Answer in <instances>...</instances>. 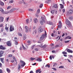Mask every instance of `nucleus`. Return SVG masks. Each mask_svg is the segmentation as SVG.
Instances as JSON below:
<instances>
[{
    "instance_id": "obj_13",
    "label": "nucleus",
    "mask_w": 73,
    "mask_h": 73,
    "mask_svg": "<svg viewBox=\"0 0 73 73\" xmlns=\"http://www.w3.org/2000/svg\"><path fill=\"white\" fill-rule=\"evenodd\" d=\"M0 61L1 62H2L3 64H4V58H0Z\"/></svg>"
},
{
    "instance_id": "obj_59",
    "label": "nucleus",
    "mask_w": 73,
    "mask_h": 73,
    "mask_svg": "<svg viewBox=\"0 0 73 73\" xmlns=\"http://www.w3.org/2000/svg\"><path fill=\"white\" fill-rule=\"evenodd\" d=\"M65 9H64L63 10V13H65Z\"/></svg>"
},
{
    "instance_id": "obj_7",
    "label": "nucleus",
    "mask_w": 73,
    "mask_h": 73,
    "mask_svg": "<svg viewBox=\"0 0 73 73\" xmlns=\"http://www.w3.org/2000/svg\"><path fill=\"white\" fill-rule=\"evenodd\" d=\"M4 53V52L3 51L1 50L0 51V57H2L3 56V54Z\"/></svg>"
},
{
    "instance_id": "obj_1",
    "label": "nucleus",
    "mask_w": 73,
    "mask_h": 73,
    "mask_svg": "<svg viewBox=\"0 0 73 73\" xmlns=\"http://www.w3.org/2000/svg\"><path fill=\"white\" fill-rule=\"evenodd\" d=\"M7 45L8 46H12V42L10 41H8L6 42Z\"/></svg>"
},
{
    "instance_id": "obj_24",
    "label": "nucleus",
    "mask_w": 73,
    "mask_h": 73,
    "mask_svg": "<svg viewBox=\"0 0 73 73\" xmlns=\"http://www.w3.org/2000/svg\"><path fill=\"white\" fill-rule=\"evenodd\" d=\"M0 11L2 12L3 13V12H4V10L1 8H0Z\"/></svg>"
},
{
    "instance_id": "obj_25",
    "label": "nucleus",
    "mask_w": 73,
    "mask_h": 73,
    "mask_svg": "<svg viewBox=\"0 0 73 73\" xmlns=\"http://www.w3.org/2000/svg\"><path fill=\"white\" fill-rule=\"evenodd\" d=\"M48 24L49 25H53V23L52 22H48Z\"/></svg>"
},
{
    "instance_id": "obj_33",
    "label": "nucleus",
    "mask_w": 73,
    "mask_h": 73,
    "mask_svg": "<svg viewBox=\"0 0 73 73\" xmlns=\"http://www.w3.org/2000/svg\"><path fill=\"white\" fill-rule=\"evenodd\" d=\"M51 13L53 14V13H54V10H52L51 11Z\"/></svg>"
},
{
    "instance_id": "obj_4",
    "label": "nucleus",
    "mask_w": 73,
    "mask_h": 73,
    "mask_svg": "<svg viewBox=\"0 0 73 73\" xmlns=\"http://www.w3.org/2000/svg\"><path fill=\"white\" fill-rule=\"evenodd\" d=\"M45 35L44 34H43L40 37V41H42V40H43L44 38H45Z\"/></svg>"
},
{
    "instance_id": "obj_18",
    "label": "nucleus",
    "mask_w": 73,
    "mask_h": 73,
    "mask_svg": "<svg viewBox=\"0 0 73 73\" xmlns=\"http://www.w3.org/2000/svg\"><path fill=\"white\" fill-rule=\"evenodd\" d=\"M9 13V11H7L5 12L4 11L3 13V14H4H4H8V13Z\"/></svg>"
},
{
    "instance_id": "obj_55",
    "label": "nucleus",
    "mask_w": 73,
    "mask_h": 73,
    "mask_svg": "<svg viewBox=\"0 0 73 73\" xmlns=\"http://www.w3.org/2000/svg\"><path fill=\"white\" fill-rule=\"evenodd\" d=\"M9 57H12V55L11 54H10L8 56Z\"/></svg>"
},
{
    "instance_id": "obj_57",
    "label": "nucleus",
    "mask_w": 73,
    "mask_h": 73,
    "mask_svg": "<svg viewBox=\"0 0 73 73\" xmlns=\"http://www.w3.org/2000/svg\"><path fill=\"white\" fill-rule=\"evenodd\" d=\"M0 73H3V71L1 69H0Z\"/></svg>"
},
{
    "instance_id": "obj_14",
    "label": "nucleus",
    "mask_w": 73,
    "mask_h": 73,
    "mask_svg": "<svg viewBox=\"0 0 73 73\" xmlns=\"http://www.w3.org/2000/svg\"><path fill=\"white\" fill-rule=\"evenodd\" d=\"M25 28L26 29V32H28L29 30V29H28V27L27 26H26Z\"/></svg>"
},
{
    "instance_id": "obj_37",
    "label": "nucleus",
    "mask_w": 73,
    "mask_h": 73,
    "mask_svg": "<svg viewBox=\"0 0 73 73\" xmlns=\"http://www.w3.org/2000/svg\"><path fill=\"white\" fill-rule=\"evenodd\" d=\"M22 48L23 49H24V50H25V49H26V48H25L24 47V45L23 44H22Z\"/></svg>"
},
{
    "instance_id": "obj_9",
    "label": "nucleus",
    "mask_w": 73,
    "mask_h": 73,
    "mask_svg": "<svg viewBox=\"0 0 73 73\" xmlns=\"http://www.w3.org/2000/svg\"><path fill=\"white\" fill-rule=\"evenodd\" d=\"M0 49H2V50H5L6 49V48L3 46V45H1L0 46Z\"/></svg>"
},
{
    "instance_id": "obj_20",
    "label": "nucleus",
    "mask_w": 73,
    "mask_h": 73,
    "mask_svg": "<svg viewBox=\"0 0 73 73\" xmlns=\"http://www.w3.org/2000/svg\"><path fill=\"white\" fill-rule=\"evenodd\" d=\"M8 27H7V24H6L5 26V29L6 31H8Z\"/></svg>"
},
{
    "instance_id": "obj_60",
    "label": "nucleus",
    "mask_w": 73,
    "mask_h": 73,
    "mask_svg": "<svg viewBox=\"0 0 73 73\" xmlns=\"http://www.w3.org/2000/svg\"><path fill=\"white\" fill-rule=\"evenodd\" d=\"M29 11H33V9H29Z\"/></svg>"
},
{
    "instance_id": "obj_54",
    "label": "nucleus",
    "mask_w": 73,
    "mask_h": 73,
    "mask_svg": "<svg viewBox=\"0 0 73 73\" xmlns=\"http://www.w3.org/2000/svg\"><path fill=\"white\" fill-rule=\"evenodd\" d=\"M52 69H53V70H57V69H56V68H52Z\"/></svg>"
},
{
    "instance_id": "obj_29",
    "label": "nucleus",
    "mask_w": 73,
    "mask_h": 73,
    "mask_svg": "<svg viewBox=\"0 0 73 73\" xmlns=\"http://www.w3.org/2000/svg\"><path fill=\"white\" fill-rule=\"evenodd\" d=\"M15 41V45H18V42L16 41V40H14Z\"/></svg>"
},
{
    "instance_id": "obj_64",
    "label": "nucleus",
    "mask_w": 73,
    "mask_h": 73,
    "mask_svg": "<svg viewBox=\"0 0 73 73\" xmlns=\"http://www.w3.org/2000/svg\"><path fill=\"white\" fill-rule=\"evenodd\" d=\"M30 73H33V71H31L30 72Z\"/></svg>"
},
{
    "instance_id": "obj_44",
    "label": "nucleus",
    "mask_w": 73,
    "mask_h": 73,
    "mask_svg": "<svg viewBox=\"0 0 73 73\" xmlns=\"http://www.w3.org/2000/svg\"><path fill=\"white\" fill-rule=\"evenodd\" d=\"M64 68V67L62 66H61L59 67V68Z\"/></svg>"
},
{
    "instance_id": "obj_27",
    "label": "nucleus",
    "mask_w": 73,
    "mask_h": 73,
    "mask_svg": "<svg viewBox=\"0 0 73 73\" xmlns=\"http://www.w3.org/2000/svg\"><path fill=\"white\" fill-rule=\"evenodd\" d=\"M18 35H19V36H22V35L21 33H18Z\"/></svg>"
},
{
    "instance_id": "obj_15",
    "label": "nucleus",
    "mask_w": 73,
    "mask_h": 73,
    "mask_svg": "<svg viewBox=\"0 0 73 73\" xmlns=\"http://www.w3.org/2000/svg\"><path fill=\"white\" fill-rule=\"evenodd\" d=\"M0 5L2 6H4V3L2 1H0Z\"/></svg>"
},
{
    "instance_id": "obj_17",
    "label": "nucleus",
    "mask_w": 73,
    "mask_h": 73,
    "mask_svg": "<svg viewBox=\"0 0 73 73\" xmlns=\"http://www.w3.org/2000/svg\"><path fill=\"white\" fill-rule=\"evenodd\" d=\"M68 13H70V14H72V13H73V10H70L68 11Z\"/></svg>"
},
{
    "instance_id": "obj_21",
    "label": "nucleus",
    "mask_w": 73,
    "mask_h": 73,
    "mask_svg": "<svg viewBox=\"0 0 73 73\" xmlns=\"http://www.w3.org/2000/svg\"><path fill=\"white\" fill-rule=\"evenodd\" d=\"M34 23H37V22L38 21H37V18H35L34 19Z\"/></svg>"
},
{
    "instance_id": "obj_63",
    "label": "nucleus",
    "mask_w": 73,
    "mask_h": 73,
    "mask_svg": "<svg viewBox=\"0 0 73 73\" xmlns=\"http://www.w3.org/2000/svg\"><path fill=\"white\" fill-rule=\"evenodd\" d=\"M23 3L24 4V5H27V3H25V2H23Z\"/></svg>"
},
{
    "instance_id": "obj_32",
    "label": "nucleus",
    "mask_w": 73,
    "mask_h": 73,
    "mask_svg": "<svg viewBox=\"0 0 73 73\" xmlns=\"http://www.w3.org/2000/svg\"><path fill=\"white\" fill-rule=\"evenodd\" d=\"M40 13V9H38L36 13L37 14H38Z\"/></svg>"
},
{
    "instance_id": "obj_46",
    "label": "nucleus",
    "mask_w": 73,
    "mask_h": 73,
    "mask_svg": "<svg viewBox=\"0 0 73 73\" xmlns=\"http://www.w3.org/2000/svg\"><path fill=\"white\" fill-rule=\"evenodd\" d=\"M11 6H9L7 7V9H10V8H11Z\"/></svg>"
},
{
    "instance_id": "obj_51",
    "label": "nucleus",
    "mask_w": 73,
    "mask_h": 73,
    "mask_svg": "<svg viewBox=\"0 0 73 73\" xmlns=\"http://www.w3.org/2000/svg\"><path fill=\"white\" fill-rule=\"evenodd\" d=\"M3 27V24H1L0 25V27Z\"/></svg>"
},
{
    "instance_id": "obj_26",
    "label": "nucleus",
    "mask_w": 73,
    "mask_h": 73,
    "mask_svg": "<svg viewBox=\"0 0 73 73\" xmlns=\"http://www.w3.org/2000/svg\"><path fill=\"white\" fill-rule=\"evenodd\" d=\"M43 22H44V21L42 20L40 21V23L42 25H43V24H44Z\"/></svg>"
},
{
    "instance_id": "obj_58",
    "label": "nucleus",
    "mask_w": 73,
    "mask_h": 73,
    "mask_svg": "<svg viewBox=\"0 0 73 73\" xmlns=\"http://www.w3.org/2000/svg\"><path fill=\"white\" fill-rule=\"evenodd\" d=\"M50 59L51 60H52V56H50Z\"/></svg>"
},
{
    "instance_id": "obj_34",
    "label": "nucleus",
    "mask_w": 73,
    "mask_h": 73,
    "mask_svg": "<svg viewBox=\"0 0 73 73\" xmlns=\"http://www.w3.org/2000/svg\"><path fill=\"white\" fill-rule=\"evenodd\" d=\"M30 59L31 60V61H33L35 59V58L31 57V58Z\"/></svg>"
},
{
    "instance_id": "obj_23",
    "label": "nucleus",
    "mask_w": 73,
    "mask_h": 73,
    "mask_svg": "<svg viewBox=\"0 0 73 73\" xmlns=\"http://www.w3.org/2000/svg\"><path fill=\"white\" fill-rule=\"evenodd\" d=\"M60 8L61 9H62V8H64V5H62V4H60Z\"/></svg>"
},
{
    "instance_id": "obj_52",
    "label": "nucleus",
    "mask_w": 73,
    "mask_h": 73,
    "mask_svg": "<svg viewBox=\"0 0 73 73\" xmlns=\"http://www.w3.org/2000/svg\"><path fill=\"white\" fill-rule=\"evenodd\" d=\"M69 42V40H67L66 41H65V43H68Z\"/></svg>"
},
{
    "instance_id": "obj_2",
    "label": "nucleus",
    "mask_w": 73,
    "mask_h": 73,
    "mask_svg": "<svg viewBox=\"0 0 73 73\" xmlns=\"http://www.w3.org/2000/svg\"><path fill=\"white\" fill-rule=\"evenodd\" d=\"M20 62L21 63V66L22 67H24V66L26 65V63H25V62L23 61L20 60Z\"/></svg>"
},
{
    "instance_id": "obj_30",
    "label": "nucleus",
    "mask_w": 73,
    "mask_h": 73,
    "mask_svg": "<svg viewBox=\"0 0 73 73\" xmlns=\"http://www.w3.org/2000/svg\"><path fill=\"white\" fill-rule=\"evenodd\" d=\"M62 53L63 54H67V52L64 51L62 52Z\"/></svg>"
},
{
    "instance_id": "obj_49",
    "label": "nucleus",
    "mask_w": 73,
    "mask_h": 73,
    "mask_svg": "<svg viewBox=\"0 0 73 73\" xmlns=\"http://www.w3.org/2000/svg\"><path fill=\"white\" fill-rule=\"evenodd\" d=\"M3 31H4V29H3V28L1 29V32H3Z\"/></svg>"
},
{
    "instance_id": "obj_3",
    "label": "nucleus",
    "mask_w": 73,
    "mask_h": 73,
    "mask_svg": "<svg viewBox=\"0 0 73 73\" xmlns=\"http://www.w3.org/2000/svg\"><path fill=\"white\" fill-rule=\"evenodd\" d=\"M10 32H12L13 31L15 30V27L13 25L10 26Z\"/></svg>"
},
{
    "instance_id": "obj_61",
    "label": "nucleus",
    "mask_w": 73,
    "mask_h": 73,
    "mask_svg": "<svg viewBox=\"0 0 73 73\" xmlns=\"http://www.w3.org/2000/svg\"><path fill=\"white\" fill-rule=\"evenodd\" d=\"M34 46H35V45H33L32 46L31 48H32V49H33V48H34Z\"/></svg>"
},
{
    "instance_id": "obj_28",
    "label": "nucleus",
    "mask_w": 73,
    "mask_h": 73,
    "mask_svg": "<svg viewBox=\"0 0 73 73\" xmlns=\"http://www.w3.org/2000/svg\"><path fill=\"white\" fill-rule=\"evenodd\" d=\"M26 24H28L29 23V19H28L26 20Z\"/></svg>"
},
{
    "instance_id": "obj_53",
    "label": "nucleus",
    "mask_w": 73,
    "mask_h": 73,
    "mask_svg": "<svg viewBox=\"0 0 73 73\" xmlns=\"http://www.w3.org/2000/svg\"><path fill=\"white\" fill-rule=\"evenodd\" d=\"M35 51H36V52H38V49L37 48H36L35 49Z\"/></svg>"
},
{
    "instance_id": "obj_48",
    "label": "nucleus",
    "mask_w": 73,
    "mask_h": 73,
    "mask_svg": "<svg viewBox=\"0 0 73 73\" xmlns=\"http://www.w3.org/2000/svg\"><path fill=\"white\" fill-rule=\"evenodd\" d=\"M26 38H27V37H26V36H24L23 37V39L24 40H25V39H26Z\"/></svg>"
},
{
    "instance_id": "obj_16",
    "label": "nucleus",
    "mask_w": 73,
    "mask_h": 73,
    "mask_svg": "<svg viewBox=\"0 0 73 73\" xmlns=\"http://www.w3.org/2000/svg\"><path fill=\"white\" fill-rule=\"evenodd\" d=\"M71 38H72V37L69 36H68L65 38V39L66 40L67 39H71Z\"/></svg>"
},
{
    "instance_id": "obj_50",
    "label": "nucleus",
    "mask_w": 73,
    "mask_h": 73,
    "mask_svg": "<svg viewBox=\"0 0 73 73\" xmlns=\"http://www.w3.org/2000/svg\"><path fill=\"white\" fill-rule=\"evenodd\" d=\"M11 62H13V63L15 62V60H11Z\"/></svg>"
},
{
    "instance_id": "obj_35",
    "label": "nucleus",
    "mask_w": 73,
    "mask_h": 73,
    "mask_svg": "<svg viewBox=\"0 0 73 73\" xmlns=\"http://www.w3.org/2000/svg\"><path fill=\"white\" fill-rule=\"evenodd\" d=\"M20 67H21L20 65V64H19L18 67V70H20Z\"/></svg>"
},
{
    "instance_id": "obj_19",
    "label": "nucleus",
    "mask_w": 73,
    "mask_h": 73,
    "mask_svg": "<svg viewBox=\"0 0 73 73\" xmlns=\"http://www.w3.org/2000/svg\"><path fill=\"white\" fill-rule=\"evenodd\" d=\"M6 70H7V72L8 73H9L11 72V70H10L8 68H7L6 69Z\"/></svg>"
},
{
    "instance_id": "obj_39",
    "label": "nucleus",
    "mask_w": 73,
    "mask_h": 73,
    "mask_svg": "<svg viewBox=\"0 0 73 73\" xmlns=\"http://www.w3.org/2000/svg\"><path fill=\"white\" fill-rule=\"evenodd\" d=\"M46 46V44H44L42 46V48H45Z\"/></svg>"
},
{
    "instance_id": "obj_12",
    "label": "nucleus",
    "mask_w": 73,
    "mask_h": 73,
    "mask_svg": "<svg viewBox=\"0 0 73 73\" xmlns=\"http://www.w3.org/2000/svg\"><path fill=\"white\" fill-rule=\"evenodd\" d=\"M15 11V9H11L9 11L10 13H12V12H14V11Z\"/></svg>"
},
{
    "instance_id": "obj_36",
    "label": "nucleus",
    "mask_w": 73,
    "mask_h": 73,
    "mask_svg": "<svg viewBox=\"0 0 73 73\" xmlns=\"http://www.w3.org/2000/svg\"><path fill=\"white\" fill-rule=\"evenodd\" d=\"M47 66H48V68H50V65H48V64H46V65L45 66V67H47Z\"/></svg>"
},
{
    "instance_id": "obj_41",
    "label": "nucleus",
    "mask_w": 73,
    "mask_h": 73,
    "mask_svg": "<svg viewBox=\"0 0 73 73\" xmlns=\"http://www.w3.org/2000/svg\"><path fill=\"white\" fill-rule=\"evenodd\" d=\"M43 6V4L42 3L40 5V8H42V6Z\"/></svg>"
},
{
    "instance_id": "obj_62",
    "label": "nucleus",
    "mask_w": 73,
    "mask_h": 73,
    "mask_svg": "<svg viewBox=\"0 0 73 73\" xmlns=\"http://www.w3.org/2000/svg\"><path fill=\"white\" fill-rule=\"evenodd\" d=\"M51 36H52V37H54V34H53V33H52V34H51Z\"/></svg>"
},
{
    "instance_id": "obj_11",
    "label": "nucleus",
    "mask_w": 73,
    "mask_h": 73,
    "mask_svg": "<svg viewBox=\"0 0 73 73\" xmlns=\"http://www.w3.org/2000/svg\"><path fill=\"white\" fill-rule=\"evenodd\" d=\"M67 52H68V53H73V51L69 49H67Z\"/></svg>"
},
{
    "instance_id": "obj_5",
    "label": "nucleus",
    "mask_w": 73,
    "mask_h": 73,
    "mask_svg": "<svg viewBox=\"0 0 73 73\" xmlns=\"http://www.w3.org/2000/svg\"><path fill=\"white\" fill-rule=\"evenodd\" d=\"M59 25H58V28H61L62 26V23H61V22L60 21H59Z\"/></svg>"
},
{
    "instance_id": "obj_45",
    "label": "nucleus",
    "mask_w": 73,
    "mask_h": 73,
    "mask_svg": "<svg viewBox=\"0 0 73 73\" xmlns=\"http://www.w3.org/2000/svg\"><path fill=\"white\" fill-rule=\"evenodd\" d=\"M13 58L14 61H15H15H16L17 60H16V58H15V57H13Z\"/></svg>"
},
{
    "instance_id": "obj_8",
    "label": "nucleus",
    "mask_w": 73,
    "mask_h": 73,
    "mask_svg": "<svg viewBox=\"0 0 73 73\" xmlns=\"http://www.w3.org/2000/svg\"><path fill=\"white\" fill-rule=\"evenodd\" d=\"M66 23L68 25H70V22L69 21V20L67 19L66 20Z\"/></svg>"
},
{
    "instance_id": "obj_10",
    "label": "nucleus",
    "mask_w": 73,
    "mask_h": 73,
    "mask_svg": "<svg viewBox=\"0 0 73 73\" xmlns=\"http://www.w3.org/2000/svg\"><path fill=\"white\" fill-rule=\"evenodd\" d=\"M4 21V17L0 16V23L3 22Z\"/></svg>"
},
{
    "instance_id": "obj_38",
    "label": "nucleus",
    "mask_w": 73,
    "mask_h": 73,
    "mask_svg": "<svg viewBox=\"0 0 73 73\" xmlns=\"http://www.w3.org/2000/svg\"><path fill=\"white\" fill-rule=\"evenodd\" d=\"M43 31V30L42 29H40V30H39V32L40 33H41V32H42Z\"/></svg>"
},
{
    "instance_id": "obj_47",
    "label": "nucleus",
    "mask_w": 73,
    "mask_h": 73,
    "mask_svg": "<svg viewBox=\"0 0 73 73\" xmlns=\"http://www.w3.org/2000/svg\"><path fill=\"white\" fill-rule=\"evenodd\" d=\"M13 0H11L9 2V3H13Z\"/></svg>"
},
{
    "instance_id": "obj_22",
    "label": "nucleus",
    "mask_w": 73,
    "mask_h": 73,
    "mask_svg": "<svg viewBox=\"0 0 73 73\" xmlns=\"http://www.w3.org/2000/svg\"><path fill=\"white\" fill-rule=\"evenodd\" d=\"M53 7H54V8H57L58 7V6H57V4H55L53 6H52V7L53 8Z\"/></svg>"
},
{
    "instance_id": "obj_42",
    "label": "nucleus",
    "mask_w": 73,
    "mask_h": 73,
    "mask_svg": "<svg viewBox=\"0 0 73 73\" xmlns=\"http://www.w3.org/2000/svg\"><path fill=\"white\" fill-rule=\"evenodd\" d=\"M73 18V17H69V19H70V20H72V19Z\"/></svg>"
},
{
    "instance_id": "obj_40",
    "label": "nucleus",
    "mask_w": 73,
    "mask_h": 73,
    "mask_svg": "<svg viewBox=\"0 0 73 73\" xmlns=\"http://www.w3.org/2000/svg\"><path fill=\"white\" fill-rule=\"evenodd\" d=\"M40 70L39 69H38L37 70H36V73H38V72H40Z\"/></svg>"
},
{
    "instance_id": "obj_6",
    "label": "nucleus",
    "mask_w": 73,
    "mask_h": 73,
    "mask_svg": "<svg viewBox=\"0 0 73 73\" xmlns=\"http://www.w3.org/2000/svg\"><path fill=\"white\" fill-rule=\"evenodd\" d=\"M36 61H38V62H41L42 61V59L41 58V57H38L37 59L36 60Z\"/></svg>"
},
{
    "instance_id": "obj_56",
    "label": "nucleus",
    "mask_w": 73,
    "mask_h": 73,
    "mask_svg": "<svg viewBox=\"0 0 73 73\" xmlns=\"http://www.w3.org/2000/svg\"><path fill=\"white\" fill-rule=\"evenodd\" d=\"M2 67V64L0 62V68Z\"/></svg>"
},
{
    "instance_id": "obj_43",
    "label": "nucleus",
    "mask_w": 73,
    "mask_h": 73,
    "mask_svg": "<svg viewBox=\"0 0 73 73\" xmlns=\"http://www.w3.org/2000/svg\"><path fill=\"white\" fill-rule=\"evenodd\" d=\"M35 33V34H36L37 33V31L36 30H35L34 31V32L33 33V34Z\"/></svg>"
},
{
    "instance_id": "obj_31",
    "label": "nucleus",
    "mask_w": 73,
    "mask_h": 73,
    "mask_svg": "<svg viewBox=\"0 0 73 73\" xmlns=\"http://www.w3.org/2000/svg\"><path fill=\"white\" fill-rule=\"evenodd\" d=\"M41 19L42 20H42V21H44V20H45V18L44 17H41Z\"/></svg>"
}]
</instances>
